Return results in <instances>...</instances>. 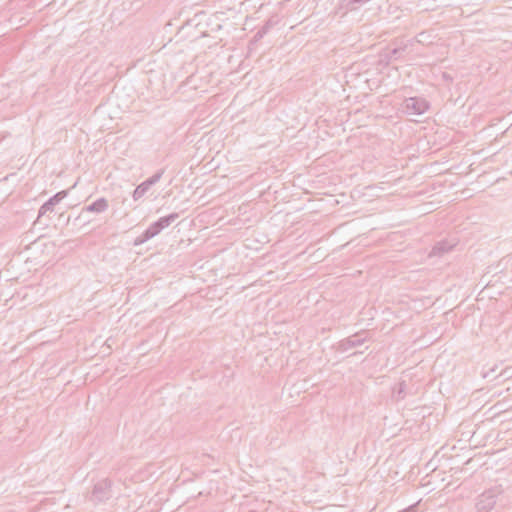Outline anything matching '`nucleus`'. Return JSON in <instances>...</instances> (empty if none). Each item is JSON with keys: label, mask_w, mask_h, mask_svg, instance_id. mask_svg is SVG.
Segmentation results:
<instances>
[{"label": "nucleus", "mask_w": 512, "mask_h": 512, "mask_svg": "<svg viewBox=\"0 0 512 512\" xmlns=\"http://www.w3.org/2000/svg\"><path fill=\"white\" fill-rule=\"evenodd\" d=\"M405 387H406L405 382H401V383L398 384L397 387L394 388L393 394H394V397L396 398V400H401V399L404 398V396H405Z\"/></svg>", "instance_id": "nucleus-12"}, {"label": "nucleus", "mask_w": 512, "mask_h": 512, "mask_svg": "<svg viewBox=\"0 0 512 512\" xmlns=\"http://www.w3.org/2000/svg\"><path fill=\"white\" fill-rule=\"evenodd\" d=\"M164 173V170H159L156 172L153 176L149 177L145 181L142 182V185H144L148 190L155 185L162 177Z\"/></svg>", "instance_id": "nucleus-11"}, {"label": "nucleus", "mask_w": 512, "mask_h": 512, "mask_svg": "<svg viewBox=\"0 0 512 512\" xmlns=\"http://www.w3.org/2000/svg\"><path fill=\"white\" fill-rule=\"evenodd\" d=\"M406 48H407V44H403V43H401V45L396 46L394 48H387L384 51V53L382 54V57L384 60L387 61V63H390L392 61L402 58V55L405 52Z\"/></svg>", "instance_id": "nucleus-8"}, {"label": "nucleus", "mask_w": 512, "mask_h": 512, "mask_svg": "<svg viewBox=\"0 0 512 512\" xmlns=\"http://www.w3.org/2000/svg\"><path fill=\"white\" fill-rule=\"evenodd\" d=\"M429 38V34H427L426 32H421L416 36V41L421 44L430 43Z\"/></svg>", "instance_id": "nucleus-14"}, {"label": "nucleus", "mask_w": 512, "mask_h": 512, "mask_svg": "<svg viewBox=\"0 0 512 512\" xmlns=\"http://www.w3.org/2000/svg\"><path fill=\"white\" fill-rule=\"evenodd\" d=\"M178 217V213H171L169 215L160 217L157 221L150 224V226L144 230L141 235L135 238L134 245H142L148 240L157 236L162 230L170 226Z\"/></svg>", "instance_id": "nucleus-1"}, {"label": "nucleus", "mask_w": 512, "mask_h": 512, "mask_svg": "<svg viewBox=\"0 0 512 512\" xmlns=\"http://www.w3.org/2000/svg\"><path fill=\"white\" fill-rule=\"evenodd\" d=\"M147 191L148 189L144 185H142V183H140L133 191L132 197L135 201H137L140 198H142Z\"/></svg>", "instance_id": "nucleus-13"}, {"label": "nucleus", "mask_w": 512, "mask_h": 512, "mask_svg": "<svg viewBox=\"0 0 512 512\" xmlns=\"http://www.w3.org/2000/svg\"><path fill=\"white\" fill-rule=\"evenodd\" d=\"M365 332L355 333L339 342V349L343 352L361 346L366 341Z\"/></svg>", "instance_id": "nucleus-5"}, {"label": "nucleus", "mask_w": 512, "mask_h": 512, "mask_svg": "<svg viewBox=\"0 0 512 512\" xmlns=\"http://www.w3.org/2000/svg\"><path fill=\"white\" fill-rule=\"evenodd\" d=\"M429 108V103L420 97H410L404 101V111L411 116H418L425 113Z\"/></svg>", "instance_id": "nucleus-4"}, {"label": "nucleus", "mask_w": 512, "mask_h": 512, "mask_svg": "<svg viewBox=\"0 0 512 512\" xmlns=\"http://www.w3.org/2000/svg\"><path fill=\"white\" fill-rule=\"evenodd\" d=\"M270 28V24L269 23H266L257 33H256V37L258 38H261L263 37L264 34H266L268 32Z\"/></svg>", "instance_id": "nucleus-15"}, {"label": "nucleus", "mask_w": 512, "mask_h": 512, "mask_svg": "<svg viewBox=\"0 0 512 512\" xmlns=\"http://www.w3.org/2000/svg\"><path fill=\"white\" fill-rule=\"evenodd\" d=\"M454 246L455 243L446 240L439 241L433 246L429 253V257H441L445 253L451 251Z\"/></svg>", "instance_id": "nucleus-9"}, {"label": "nucleus", "mask_w": 512, "mask_h": 512, "mask_svg": "<svg viewBox=\"0 0 512 512\" xmlns=\"http://www.w3.org/2000/svg\"><path fill=\"white\" fill-rule=\"evenodd\" d=\"M112 482L109 479L98 481L92 490L90 500L95 504L105 502L112 497Z\"/></svg>", "instance_id": "nucleus-2"}, {"label": "nucleus", "mask_w": 512, "mask_h": 512, "mask_svg": "<svg viewBox=\"0 0 512 512\" xmlns=\"http://www.w3.org/2000/svg\"><path fill=\"white\" fill-rule=\"evenodd\" d=\"M68 194V191L63 190L52 197H50L39 209L38 216L41 217L45 215L47 212H52L54 210L55 205H57L61 200H63Z\"/></svg>", "instance_id": "nucleus-7"}, {"label": "nucleus", "mask_w": 512, "mask_h": 512, "mask_svg": "<svg viewBox=\"0 0 512 512\" xmlns=\"http://www.w3.org/2000/svg\"><path fill=\"white\" fill-rule=\"evenodd\" d=\"M499 494L500 490L498 487L491 488L482 493L476 503L477 512H490L494 508Z\"/></svg>", "instance_id": "nucleus-3"}, {"label": "nucleus", "mask_w": 512, "mask_h": 512, "mask_svg": "<svg viewBox=\"0 0 512 512\" xmlns=\"http://www.w3.org/2000/svg\"><path fill=\"white\" fill-rule=\"evenodd\" d=\"M109 207V202L106 198L101 197L92 202L89 205H86L82 208L81 214L79 215V218L84 215L85 213H104L107 211Z\"/></svg>", "instance_id": "nucleus-6"}, {"label": "nucleus", "mask_w": 512, "mask_h": 512, "mask_svg": "<svg viewBox=\"0 0 512 512\" xmlns=\"http://www.w3.org/2000/svg\"><path fill=\"white\" fill-rule=\"evenodd\" d=\"M369 1L370 0H341V5L345 7L346 10L354 11Z\"/></svg>", "instance_id": "nucleus-10"}]
</instances>
